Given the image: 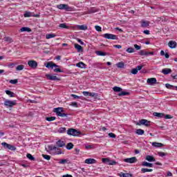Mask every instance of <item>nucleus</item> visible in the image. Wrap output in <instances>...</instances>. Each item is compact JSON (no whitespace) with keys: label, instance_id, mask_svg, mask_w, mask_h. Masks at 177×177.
<instances>
[{"label":"nucleus","instance_id":"nucleus-17","mask_svg":"<svg viewBox=\"0 0 177 177\" xmlns=\"http://www.w3.org/2000/svg\"><path fill=\"white\" fill-rule=\"evenodd\" d=\"M56 145L58 147H64L66 146V143L62 140L57 141Z\"/></svg>","mask_w":177,"mask_h":177},{"label":"nucleus","instance_id":"nucleus-20","mask_svg":"<svg viewBox=\"0 0 177 177\" xmlns=\"http://www.w3.org/2000/svg\"><path fill=\"white\" fill-rule=\"evenodd\" d=\"M149 26H150V22H149L147 21H142L141 27H142V28H145L146 27H149Z\"/></svg>","mask_w":177,"mask_h":177},{"label":"nucleus","instance_id":"nucleus-8","mask_svg":"<svg viewBox=\"0 0 177 177\" xmlns=\"http://www.w3.org/2000/svg\"><path fill=\"white\" fill-rule=\"evenodd\" d=\"M123 161L124 162H128L129 164H135V162H137L138 159L136 158V157H131V158H124Z\"/></svg>","mask_w":177,"mask_h":177},{"label":"nucleus","instance_id":"nucleus-55","mask_svg":"<svg viewBox=\"0 0 177 177\" xmlns=\"http://www.w3.org/2000/svg\"><path fill=\"white\" fill-rule=\"evenodd\" d=\"M71 97H73V99H81V97H80L75 94H71Z\"/></svg>","mask_w":177,"mask_h":177},{"label":"nucleus","instance_id":"nucleus-49","mask_svg":"<svg viewBox=\"0 0 177 177\" xmlns=\"http://www.w3.org/2000/svg\"><path fill=\"white\" fill-rule=\"evenodd\" d=\"M42 157L44 158V159L47 160L48 161L50 160V156L49 155L42 154Z\"/></svg>","mask_w":177,"mask_h":177},{"label":"nucleus","instance_id":"nucleus-52","mask_svg":"<svg viewBox=\"0 0 177 177\" xmlns=\"http://www.w3.org/2000/svg\"><path fill=\"white\" fill-rule=\"evenodd\" d=\"M131 74H133V75H136V74H138V69L136 68H133L131 71Z\"/></svg>","mask_w":177,"mask_h":177},{"label":"nucleus","instance_id":"nucleus-16","mask_svg":"<svg viewBox=\"0 0 177 177\" xmlns=\"http://www.w3.org/2000/svg\"><path fill=\"white\" fill-rule=\"evenodd\" d=\"M85 164H96V160L93 158H88L84 161Z\"/></svg>","mask_w":177,"mask_h":177},{"label":"nucleus","instance_id":"nucleus-37","mask_svg":"<svg viewBox=\"0 0 177 177\" xmlns=\"http://www.w3.org/2000/svg\"><path fill=\"white\" fill-rule=\"evenodd\" d=\"M55 37H56L55 34H47L46 35V39H50V38H55Z\"/></svg>","mask_w":177,"mask_h":177},{"label":"nucleus","instance_id":"nucleus-35","mask_svg":"<svg viewBox=\"0 0 177 177\" xmlns=\"http://www.w3.org/2000/svg\"><path fill=\"white\" fill-rule=\"evenodd\" d=\"M129 95V92L127 91H121L118 93V96H128Z\"/></svg>","mask_w":177,"mask_h":177},{"label":"nucleus","instance_id":"nucleus-25","mask_svg":"<svg viewBox=\"0 0 177 177\" xmlns=\"http://www.w3.org/2000/svg\"><path fill=\"white\" fill-rule=\"evenodd\" d=\"M6 95H8V96H10V97H15V96H16V94H15V93L10 91L9 90H6Z\"/></svg>","mask_w":177,"mask_h":177},{"label":"nucleus","instance_id":"nucleus-5","mask_svg":"<svg viewBox=\"0 0 177 177\" xmlns=\"http://www.w3.org/2000/svg\"><path fill=\"white\" fill-rule=\"evenodd\" d=\"M102 162L106 164V165H117V162L115 160H111L110 158H102Z\"/></svg>","mask_w":177,"mask_h":177},{"label":"nucleus","instance_id":"nucleus-28","mask_svg":"<svg viewBox=\"0 0 177 177\" xmlns=\"http://www.w3.org/2000/svg\"><path fill=\"white\" fill-rule=\"evenodd\" d=\"M152 146H153L154 147H162V146H164V144L154 142H152Z\"/></svg>","mask_w":177,"mask_h":177},{"label":"nucleus","instance_id":"nucleus-36","mask_svg":"<svg viewBox=\"0 0 177 177\" xmlns=\"http://www.w3.org/2000/svg\"><path fill=\"white\" fill-rule=\"evenodd\" d=\"M79 30H82L83 31H85L86 30H88V26L85 25H81L77 26Z\"/></svg>","mask_w":177,"mask_h":177},{"label":"nucleus","instance_id":"nucleus-56","mask_svg":"<svg viewBox=\"0 0 177 177\" xmlns=\"http://www.w3.org/2000/svg\"><path fill=\"white\" fill-rule=\"evenodd\" d=\"M134 48L135 49H136V50H140V49H141L142 47L138 44H134Z\"/></svg>","mask_w":177,"mask_h":177},{"label":"nucleus","instance_id":"nucleus-46","mask_svg":"<svg viewBox=\"0 0 177 177\" xmlns=\"http://www.w3.org/2000/svg\"><path fill=\"white\" fill-rule=\"evenodd\" d=\"M17 82H19V80L17 79L10 80V84H12V85H16Z\"/></svg>","mask_w":177,"mask_h":177},{"label":"nucleus","instance_id":"nucleus-62","mask_svg":"<svg viewBox=\"0 0 177 177\" xmlns=\"http://www.w3.org/2000/svg\"><path fill=\"white\" fill-rule=\"evenodd\" d=\"M126 174L127 173L121 172V173L119 174V176H120V177H125Z\"/></svg>","mask_w":177,"mask_h":177},{"label":"nucleus","instance_id":"nucleus-34","mask_svg":"<svg viewBox=\"0 0 177 177\" xmlns=\"http://www.w3.org/2000/svg\"><path fill=\"white\" fill-rule=\"evenodd\" d=\"M26 157L28 160H30V161H35V158L32 155H31V153H27Z\"/></svg>","mask_w":177,"mask_h":177},{"label":"nucleus","instance_id":"nucleus-29","mask_svg":"<svg viewBox=\"0 0 177 177\" xmlns=\"http://www.w3.org/2000/svg\"><path fill=\"white\" fill-rule=\"evenodd\" d=\"M136 133L137 135H144L145 134V130L142 129H138L136 131Z\"/></svg>","mask_w":177,"mask_h":177},{"label":"nucleus","instance_id":"nucleus-27","mask_svg":"<svg viewBox=\"0 0 177 177\" xmlns=\"http://www.w3.org/2000/svg\"><path fill=\"white\" fill-rule=\"evenodd\" d=\"M153 115L155 117H158L159 118H162L165 117V115L164 113L154 112Z\"/></svg>","mask_w":177,"mask_h":177},{"label":"nucleus","instance_id":"nucleus-15","mask_svg":"<svg viewBox=\"0 0 177 177\" xmlns=\"http://www.w3.org/2000/svg\"><path fill=\"white\" fill-rule=\"evenodd\" d=\"M176 41H170L168 43V46L171 48V49H175L176 48Z\"/></svg>","mask_w":177,"mask_h":177},{"label":"nucleus","instance_id":"nucleus-9","mask_svg":"<svg viewBox=\"0 0 177 177\" xmlns=\"http://www.w3.org/2000/svg\"><path fill=\"white\" fill-rule=\"evenodd\" d=\"M138 54L140 55V56H153L154 55V52H148L145 50H141L138 53Z\"/></svg>","mask_w":177,"mask_h":177},{"label":"nucleus","instance_id":"nucleus-3","mask_svg":"<svg viewBox=\"0 0 177 177\" xmlns=\"http://www.w3.org/2000/svg\"><path fill=\"white\" fill-rule=\"evenodd\" d=\"M66 133L70 136H78L79 135H81V131H78L75 129L71 128L67 130Z\"/></svg>","mask_w":177,"mask_h":177},{"label":"nucleus","instance_id":"nucleus-33","mask_svg":"<svg viewBox=\"0 0 177 177\" xmlns=\"http://www.w3.org/2000/svg\"><path fill=\"white\" fill-rule=\"evenodd\" d=\"M116 66L118 68H124V67H125V64H124V62H118L116 64Z\"/></svg>","mask_w":177,"mask_h":177},{"label":"nucleus","instance_id":"nucleus-64","mask_svg":"<svg viewBox=\"0 0 177 177\" xmlns=\"http://www.w3.org/2000/svg\"><path fill=\"white\" fill-rule=\"evenodd\" d=\"M62 177H73V176L70 174H66V175L62 176Z\"/></svg>","mask_w":177,"mask_h":177},{"label":"nucleus","instance_id":"nucleus-41","mask_svg":"<svg viewBox=\"0 0 177 177\" xmlns=\"http://www.w3.org/2000/svg\"><path fill=\"white\" fill-rule=\"evenodd\" d=\"M126 52H127L128 53H133V52H135V48L129 47L126 50Z\"/></svg>","mask_w":177,"mask_h":177},{"label":"nucleus","instance_id":"nucleus-32","mask_svg":"<svg viewBox=\"0 0 177 177\" xmlns=\"http://www.w3.org/2000/svg\"><path fill=\"white\" fill-rule=\"evenodd\" d=\"M24 17H32V12L26 11L24 14Z\"/></svg>","mask_w":177,"mask_h":177},{"label":"nucleus","instance_id":"nucleus-61","mask_svg":"<svg viewBox=\"0 0 177 177\" xmlns=\"http://www.w3.org/2000/svg\"><path fill=\"white\" fill-rule=\"evenodd\" d=\"M84 96H89V92L88 91H83Z\"/></svg>","mask_w":177,"mask_h":177},{"label":"nucleus","instance_id":"nucleus-2","mask_svg":"<svg viewBox=\"0 0 177 177\" xmlns=\"http://www.w3.org/2000/svg\"><path fill=\"white\" fill-rule=\"evenodd\" d=\"M53 111L54 113H56L58 117H66V118L68 117V114L63 113L64 110H63L62 107L55 108Z\"/></svg>","mask_w":177,"mask_h":177},{"label":"nucleus","instance_id":"nucleus-26","mask_svg":"<svg viewBox=\"0 0 177 177\" xmlns=\"http://www.w3.org/2000/svg\"><path fill=\"white\" fill-rule=\"evenodd\" d=\"M20 31H21V32H30L31 28H27V27H22L20 29Z\"/></svg>","mask_w":177,"mask_h":177},{"label":"nucleus","instance_id":"nucleus-60","mask_svg":"<svg viewBox=\"0 0 177 177\" xmlns=\"http://www.w3.org/2000/svg\"><path fill=\"white\" fill-rule=\"evenodd\" d=\"M71 106H73V107H78V104L75 102H73L71 103Z\"/></svg>","mask_w":177,"mask_h":177},{"label":"nucleus","instance_id":"nucleus-1","mask_svg":"<svg viewBox=\"0 0 177 177\" xmlns=\"http://www.w3.org/2000/svg\"><path fill=\"white\" fill-rule=\"evenodd\" d=\"M57 9L66 10V12H74L75 9L73 7H70L68 4H59L57 6Z\"/></svg>","mask_w":177,"mask_h":177},{"label":"nucleus","instance_id":"nucleus-24","mask_svg":"<svg viewBox=\"0 0 177 177\" xmlns=\"http://www.w3.org/2000/svg\"><path fill=\"white\" fill-rule=\"evenodd\" d=\"M96 55L97 56H106L107 55V53L103 52L102 50H97L95 51Z\"/></svg>","mask_w":177,"mask_h":177},{"label":"nucleus","instance_id":"nucleus-39","mask_svg":"<svg viewBox=\"0 0 177 177\" xmlns=\"http://www.w3.org/2000/svg\"><path fill=\"white\" fill-rule=\"evenodd\" d=\"M4 41H6V42H9L10 44H11V42H13V39L10 37H4Z\"/></svg>","mask_w":177,"mask_h":177},{"label":"nucleus","instance_id":"nucleus-13","mask_svg":"<svg viewBox=\"0 0 177 177\" xmlns=\"http://www.w3.org/2000/svg\"><path fill=\"white\" fill-rule=\"evenodd\" d=\"M46 68H53V67L57 68L59 67V66L52 62H50L46 64Z\"/></svg>","mask_w":177,"mask_h":177},{"label":"nucleus","instance_id":"nucleus-57","mask_svg":"<svg viewBox=\"0 0 177 177\" xmlns=\"http://www.w3.org/2000/svg\"><path fill=\"white\" fill-rule=\"evenodd\" d=\"M136 68L137 71H140V70H141L142 68H143V66L139 65V66H136Z\"/></svg>","mask_w":177,"mask_h":177},{"label":"nucleus","instance_id":"nucleus-63","mask_svg":"<svg viewBox=\"0 0 177 177\" xmlns=\"http://www.w3.org/2000/svg\"><path fill=\"white\" fill-rule=\"evenodd\" d=\"M124 177H132V174H131L129 173H126Z\"/></svg>","mask_w":177,"mask_h":177},{"label":"nucleus","instance_id":"nucleus-12","mask_svg":"<svg viewBox=\"0 0 177 177\" xmlns=\"http://www.w3.org/2000/svg\"><path fill=\"white\" fill-rule=\"evenodd\" d=\"M46 77L50 81H60V79L59 77H57L56 75L46 74Z\"/></svg>","mask_w":177,"mask_h":177},{"label":"nucleus","instance_id":"nucleus-42","mask_svg":"<svg viewBox=\"0 0 177 177\" xmlns=\"http://www.w3.org/2000/svg\"><path fill=\"white\" fill-rule=\"evenodd\" d=\"M55 152L54 154H63V152L62 151L61 149H59L56 147Z\"/></svg>","mask_w":177,"mask_h":177},{"label":"nucleus","instance_id":"nucleus-59","mask_svg":"<svg viewBox=\"0 0 177 177\" xmlns=\"http://www.w3.org/2000/svg\"><path fill=\"white\" fill-rule=\"evenodd\" d=\"M164 117L166 120H171V118H172V116H171V115H166Z\"/></svg>","mask_w":177,"mask_h":177},{"label":"nucleus","instance_id":"nucleus-4","mask_svg":"<svg viewBox=\"0 0 177 177\" xmlns=\"http://www.w3.org/2000/svg\"><path fill=\"white\" fill-rule=\"evenodd\" d=\"M102 37L106 38V39H118V37L117 35L111 33H105L102 35Z\"/></svg>","mask_w":177,"mask_h":177},{"label":"nucleus","instance_id":"nucleus-44","mask_svg":"<svg viewBox=\"0 0 177 177\" xmlns=\"http://www.w3.org/2000/svg\"><path fill=\"white\" fill-rule=\"evenodd\" d=\"M165 86L167 88V89H175V86L171 85L169 84H166Z\"/></svg>","mask_w":177,"mask_h":177},{"label":"nucleus","instance_id":"nucleus-30","mask_svg":"<svg viewBox=\"0 0 177 177\" xmlns=\"http://www.w3.org/2000/svg\"><path fill=\"white\" fill-rule=\"evenodd\" d=\"M74 148V144H73V142H68L66 145V149L67 150H71V149Z\"/></svg>","mask_w":177,"mask_h":177},{"label":"nucleus","instance_id":"nucleus-50","mask_svg":"<svg viewBox=\"0 0 177 177\" xmlns=\"http://www.w3.org/2000/svg\"><path fill=\"white\" fill-rule=\"evenodd\" d=\"M59 27H60V28H68V26L66 24H61Z\"/></svg>","mask_w":177,"mask_h":177},{"label":"nucleus","instance_id":"nucleus-11","mask_svg":"<svg viewBox=\"0 0 177 177\" xmlns=\"http://www.w3.org/2000/svg\"><path fill=\"white\" fill-rule=\"evenodd\" d=\"M136 125H145V127H150V121H148L146 119H142L136 124Z\"/></svg>","mask_w":177,"mask_h":177},{"label":"nucleus","instance_id":"nucleus-14","mask_svg":"<svg viewBox=\"0 0 177 177\" xmlns=\"http://www.w3.org/2000/svg\"><path fill=\"white\" fill-rule=\"evenodd\" d=\"M147 82L149 85H154V84H157V79L155 77L149 78L147 79Z\"/></svg>","mask_w":177,"mask_h":177},{"label":"nucleus","instance_id":"nucleus-31","mask_svg":"<svg viewBox=\"0 0 177 177\" xmlns=\"http://www.w3.org/2000/svg\"><path fill=\"white\" fill-rule=\"evenodd\" d=\"M141 172H142V174H145V172H153V169L142 168Z\"/></svg>","mask_w":177,"mask_h":177},{"label":"nucleus","instance_id":"nucleus-19","mask_svg":"<svg viewBox=\"0 0 177 177\" xmlns=\"http://www.w3.org/2000/svg\"><path fill=\"white\" fill-rule=\"evenodd\" d=\"M162 73L165 74V75H167V74L172 73V70H171V68H163Z\"/></svg>","mask_w":177,"mask_h":177},{"label":"nucleus","instance_id":"nucleus-51","mask_svg":"<svg viewBox=\"0 0 177 177\" xmlns=\"http://www.w3.org/2000/svg\"><path fill=\"white\" fill-rule=\"evenodd\" d=\"M54 73H63V71L59 68H56L53 69Z\"/></svg>","mask_w":177,"mask_h":177},{"label":"nucleus","instance_id":"nucleus-58","mask_svg":"<svg viewBox=\"0 0 177 177\" xmlns=\"http://www.w3.org/2000/svg\"><path fill=\"white\" fill-rule=\"evenodd\" d=\"M109 138H116L117 136H115V134H114L113 133H109Z\"/></svg>","mask_w":177,"mask_h":177},{"label":"nucleus","instance_id":"nucleus-48","mask_svg":"<svg viewBox=\"0 0 177 177\" xmlns=\"http://www.w3.org/2000/svg\"><path fill=\"white\" fill-rule=\"evenodd\" d=\"M168 153H164V152H158V156H159V157H164L165 156H167Z\"/></svg>","mask_w":177,"mask_h":177},{"label":"nucleus","instance_id":"nucleus-54","mask_svg":"<svg viewBox=\"0 0 177 177\" xmlns=\"http://www.w3.org/2000/svg\"><path fill=\"white\" fill-rule=\"evenodd\" d=\"M95 28L96 30V31H98V32H100V31H102V27H100V26H95Z\"/></svg>","mask_w":177,"mask_h":177},{"label":"nucleus","instance_id":"nucleus-21","mask_svg":"<svg viewBox=\"0 0 177 177\" xmlns=\"http://www.w3.org/2000/svg\"><path fill=\"white\" fill-rule=\"evenodd\" d=\"M76 67H79V68H85L86 65L84 62H80L76 64Z\"/></svg>","mask_w":177,"mask_h":177},{"label":"nucleus","instance_id":"nucleus-40","mask_svg":"<svg viewBox=\"0 0 177 177\" xmlns=\"http://www.w3.org/2000/svg\"><path fill=\"white\" fill-rule=\"evenodd\" d=\"M21 70H24V65H18L16 67V71H21Z\"/></svg>","mask_w":177,"mask_h":177},{"label":"nucleus","instance_id":"nucleus-23","mask_svg":"<svg viewBox=\"0 0 177 177\" xmlns=\"http://www.w3.org/2000/svg\"><path fill=\"white\" fill-rule=\"evenodd\" d=\"M142 167H149V168H153V163L142 162Z\"/></svg>","mask_w":177,"mask_h":177},{"label":"nucleus","instance_id":"nucleus-45","mask_svg":"<svg viewBox=\"0 0 177 177\" xmlns=\"http://www.w3.org/2000/svg\"><path fill=\"white\" fill-rule=\"evenodd\" d=\"M68 162V159H61L59 162V164H67Z\"/></svg>","mask_w":177,"mask_h":177},{"label":"nucleus","instance_id":"nucleus-53","mask_svg":"<svg viewBox=\"0 0 177 177\" xmlns=\"http://www.w3.org/2000/svg\"><path fill=\"white\" fill-rule=\"evenodd\" d=\"M48 149L52 151L53 150H56V146L50 145L48 146Z\"/></svg>","mask_w":177,"mask_h":177},{"label":"nucleus","instance_id":"nucleus-10","mask_svg":"<svg viewBox=\"0 0 177 177\" xmlns=\"http://www.w3.org/2000/svg\"><path fill=\"white\" fill-rule=\"evenodd\" d=\"M4 106H6V107H13V106H16V100H6L4 102Z\"/></svg>","mask_w":177,"mask_h":177},{"label":"nucleus","instance_id":"nucleus-43","mask_svg":"<svg viewBox=\"0 0 177 177\" xmlns=\"http://www.w3.org/2000/svg\"><path fill=\"white\" fill-rule=\"evenodd\" d=\"M46 121H49V122L55 121V120H56V117H55V116L47 117V118H46Z\"/></svg>","mask_w":177,"mask_h":177},{"label":"nucleus","instance_id":"nucleus-38","mask_svg":"<svg viewBox=\"0 0 177 177\" xmlns=\"http://www.w3.org/2000/svg\"><path fill=\"white\" fill-rule=\"evenodd\" d=\"M113 89L114 92H121V91H122V88L121 87H118V86H114L113 88Z\"/></svg>","mask_w":177,"mask_h":177},{"label":"nucleus","instance_id":"nucleus-18","mask_svg":"<svg viewBox=\"0 0 177 177\" xmlns=\"http://www.w3.org/2000/svg\"><path fill=\"white\" fill-rule=\"evenodd\" d=\"M145 160H147V161H149V162H154V161H156V158L150 155L147 156Z\"/></svg>","mask_w":177,"mask_h":177},{"label":"nucleus","instance_id":"nucleus-7","mask_svg":"<svg viewBox=\"0 0 177 177\" xmlns=\"http://www.w3.org/2000/svg\"><path fill=\"white\" fill-rule=\"evenodd\" d=\"M1 145L4 147V149H8V150H11L12 151H16V147L10 144H8L6 142H2Z\"/></svg>","mask_w":177,"mask_h":177},{"label":"nucleus","instance_id":"nucleus-22","mask_svg":"<svg viewBox=\"0 0 177 177\" xmlns=\"http://www.w3.org/2000/svg\"><path fill=\"white\" fill-rule=\"evenodd\" d=\"M75 48L77 49V52H83L82 46L78 44H75Z\"/></svg>","mask_w":177,"mask_h":177},{"label":"nucleus","instance_id":"nucleus-47","mask_svg":"<svg viewBox=\"0 0 177 177\" xmlns=\"http://www.w3.org/2000/svg\"><path fill=\"white\" fill-rule=\"evenodd\" d=\"M58 132L59 133H64L66 132V127H61L59 129Z\"/></svg>","mask_w":177,"mask_h":177},{"label":"nucleus","instance_id":"nucleus-6","mask_svg":"<svg viewBox=\"0 0 177 177\" xmlns=\"http://www.w3.org/2000/svg\"><path fill=\"white\" fill-rule=\"evenodd\" d=\"M28 66L32 68V70H35L38 67V62L35 60H29L28 61Z\"/></svg>","mask_w":177,"mask_h":177}]
</instances>
